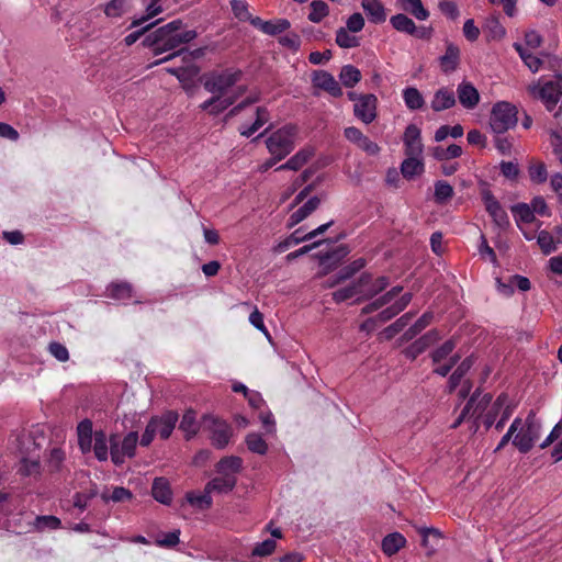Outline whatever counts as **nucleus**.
Masks as SVG:
<instances>
[{"label": "nucleus", "mask_w": 562, "mask_h": 562, "mask_svg": "<svg viewBox=\"0 0 562 562\" xmlns=\"http://www.w3.org/2000/svg\"><path fill=\"white\" fill-rule=\"evenodd\" d=\"M403 99H404L405 105L409 110L422 109L425 103L422 93L418 91V89H416L414 87H407L403 90Z\"/></svg>", "instance_id": "nucleus-43"}, {"label": "nucleus", "mask_w": 562, "mask_h": 562, "mask_svg": "<svg viewBox=\"0 0 562 562\" xmlns=\"http://www.w3.org/2000/svg\"><path fill=\"white\" fill-rule=\"evenodd\" d=\"M404 145L407 156H419L423 151V144L420 138V130L411 124L404 132Z\"/></svg>", "instance_id": "nucleus-17"}, {"label": "nucleus", "mask_w": 562, "mask_h": 562, "mask_svg": "<svg viewBox=\"0 0 562 562\" xmlns=\"http://www.w3.org/2000/svg\"><path fill=\"white\" fill-rule=\"evenodd\" d=\"M151 495L157 502L169 505L172 501V492L168 480L156 477L153 482Z\"/></svg>", "instance_id": "nucleus-23"}, {"label": "nucleus", "mask_w": 562, "mask_h": 562, "mask_svg": "<svg viewBox=\"0 0 562 562\" xmlns=\"http://www.w3.org/2000/svg\"><path fill=\"white\" fill-rule=\"evenodd\" d=\"M183 22L180 19L157 27L149 32L142 41V46L149 48L154 56L173 53L182 45L193 41L198 33L194 30L182 31Z\"/></svg>", "instance_id": "nucleus-1"}, {"label": "nucleus", "mask_w": 562, "mask_h": 562, "mask_svg": "<svg viewBox=\"0 0 562 562\" xmlns=\"http://www.w3.org/2000/svg\"><path fill=\"white\" fill-rule=\"evenodd\" d=\"M417 157L418 156H407L402 162L401 171L405 178L412 179L424 171V165Z\"/></svg>", "instance_id": "nucleus-37"}, {"label": "nucleus", "mask_w": 562, "mask_h": 562, "mask_svg": "<svg viewBox=\"0 0 562 562\" xmlns=\"http://www.w3.org/2000/svg\"><path fill=\"white\" fill-rule=\"evenodd\" d=\"M313 85L328 92L334 98L342 95V89L335 77L326 70H315L313 72Z\"/></svg>", "instance_id": "nucleus-14"}, {"label": "nucleus", "mask_w": 562, "mask_h": 562, "mask_svg": "<svg viewBox=\"0 0 562 562\" xmlns=\"http://www.w3.org/2000/svg\"><path fill=\"white\" fill-rule=\"evenodd\" d=\"M321 204L318 196H312L301 207L293 212L289 218L288 226L291 228L308 217Z\"/></svg>", "instance_id": "nucleus-21"}, {"label": "nucleus", "mask_w": 562, "mask_h": 562, "mask_svg": "<svg viewBox=\"0 0 562 562\" xmlns=\"http://www.w3.org/2000/svg\"><path fill=\"white\" fill-rule=\"evenodd\" d=\"M389 283L390 281L387 277H379L374 281L371 280L370 283L363 288L362 296L358 297L356 303L374 297L379 293L383 292L387 288Z\"/></svg>", "instance_id": "nucleus-29"}, {"label": "nucleus", "mask_w": 562, "mask_h": 562, "mask_svg": "<svg viewBox=\"0 0 562 562\" xmlns=\"http://www.w3.org/2000/svg\"><path fill=\"white\" fill-rule=\"evenodd\" d=\"M555 78L557 80H549L541 87L532 86L529 88L530 93L537 94L546 103L549 111L557 105L562 95V75H557Z\"/></svg>", "instance_id": "nucleus-6"}, {"label": "nucleus", "mask_w": 562, "mask_h": 562, "mask_svg": "<svg viewBox=\"0 0 562 562\" xmlns=\"http://www.w3.org/2000/svg\"><path fill=\"white\" fill-rule=\"evenodd\" d=\"M418 531L422 537V546L427 550V555L434 554L441 540L439 530L423 527Z\"/></svg>", "instance_id": "nucleus-28"}, {"label": "nucleus", "mask_w": 562, "mask_h": 562, "mask_svg": "<svg viewBox=\"0 0 562 562\" xmlns=\"http://www.w3.org/2000/svg\"><path fill=\"white\" fill-rule=\"evenodd\" d=\"M486 26L488 30V34L494 40H501L505 36L506 30L499 22L497 16H491L486 21Z\"/></svg>", "instance_id": "nucleus-59"}, {"label": "nucleus", "mask_w": 562, "mask_h": 562, "mask_svg": "<svg viewBox=\"0 0 562 562\" xmlns=\"http://www.w3.org/2000/svg\"><path fill=\"white\" fill-rule=\"evenodd\" d=\"M108 295L114 300L132 297L133 288L127 282H113L106 288Z\"/></svg>", "instance_id": "nucleus-39"}, {"label": "nucleus", "mask_w": 562, "mask_h": 562, "mask_svg": "<svg viewBox=\"0 0 562 562\" xmlns=\"http://www.w3.org/2000/svg\"><path fill=\"white\" fill-rule=\"evenodd\" d=\"M482 200L485 205V210L488 213V215L492 217L493 222L499 227V228H506L509 226V217L504 210V207L501 205V203L497 201V199L493 195L491 191H484L482 193Z\"/></svg>", "instance_id": "nucleus-9"}, {"label": "nucleus", "mask_w": 562, "mask_h": 562, "mask_svg": "<svg viewBox=\"0 0 562 562\" xmlns=\"http://www.w3.org/2000/svg\"><path fill=\"white\" fill-rule=\"evenodd\" d=\"M186 499L191 506L201 510L210 509L213 505L211 493L206 492V486H204L203 493H196L194 491L188 492Z\"/></svg>", "instance_id": "nucleus-31"}, {"label": "nucleus", "mask_w": 562, "mask_h": 562, "mask_svg": "<svg viewBox=\"0 0 562 562\" xmlns=\"http://www.w3.org/2000/svg\"><path fill=\"white\" fill-rule=\"evenodd\" d=\"M491 401V394L486 393L483 396H481L480 393L475 392L470 397L467 405L463 407L461 414L459 415V425L464 419H474V422H476V419L482 417L483 412L487 408Z\"/></svg>", "instance_id": "nucleus-8"}, {"label": "nucleus", "mask_w": 562, "mask_h": 562, "mask_svg": "<svg viewBox=\"0 0 562 562\" xmlns=\"http://www.w3.org/2000/svg\"><path fill=\"white\" fill-rule=\"evenodd\" d=\"M33 526L37 531H44L45 529L56 530L61 526V520L53 515L36 516Z\"/></svg>", "instance_id": "nucleus-46"}, {"label": "nucleus", "mask_w": 562, "mask_h": 562, "mask_svg": "<svg viewBox=\"0 0 562 562\" xmlns=\"http://www.w3.org/2000/svg\"><path fill=\"white\" fill-rule=\"evenodd\" d=\"M403 290V286L396 285L393 286L391 290L385 292L383 295L379 296L374 301L370 302L366 306L362 307L361 314L368 315L371 314L383 306L390 304Z\"/></svg>", "instance_id": "nucleus-22"}, {"label": "nucleus", "mask_w": 562, "mask_h": 562, "mask_svg": "<svg viewBox=\"0 0 562 562\" xmlns=\"http://www.w3.org/2000/svg\"><path fill=\"white\" fill-rule=\"evenodd\" d=\"M315 155V150L313 147L306 146L297 150L292 157L288 160L292 167V171H299L303 166H305Z\"/></svg>", "instance_id": "nucleus-35"}, {"label": "nucleus", "mask_w": 562, "mask_h": 562, "mask_svg": "<svg viewBox=\"0 0 562 562\" xmlns=\"http://www.w3.org/2000/svg\"><path fill=\"white\" fill-rule=\"evenodd\" d=\"M138 442V434L136 431L128 432L121 442V450L123 456L132 458L135 456L136 446Z\"/></svg>", "instance_id": "nucleus-55"}, {"label": "nucleus", "mask_w": 562, "mask_h": 562, "mask_svg": "<svg viewBox=\"0 0 562 562\" xmlns=\"http://www.w3.org/2000/svg\"><path fill=\"white\" fill-rule=\"evenodd\" d=\"M65 460V452L59 448H54L49 452L48 468L50 472H57Z\"/></svg>", "instance_id": "nucleus-62"}, {"label": "nucleus", "mask_w": 562, "mask_h": 562, "mask_svg": "<svg viewBox=\"0 0 562 562\" xmlns=\"http://www.w3.org/2000/svg\"><path fill=\"white\" fill-rule=\"evenodd\" d=\"M456 103L454 94L452 90L440 89L436 92L432 101L431 108L435 111H442L453 106Z\"/></svg>", "instance_id": "nucleus-32"}, {"label": "nucleus", "mask_w": 562, "mask_h": 562, "mask_svg": "<svg viewBox=\"0 0 562 562\" xmlns=\"http://www.w3.org/2000/svg\"><path fill=\"white\" fill-rule=\"evenodd\" d=\"M378 98L373 93H364L359 97L358 102L353 105L355 116L363 122L370 124L376 119Z\"/></svg>", "instance_id": "nucleus-7"}, {"label": "nucleus", "mask_w": 562, "mask_h": 562, "mask_svg": "<svg viewBox=\"0 0 562 562\" xmlns=\"http://www.w3.org/2000/svg\"><path fill=\"white\" fill-rule=\"evenodd\" d=\"M336 44L341 48H353L360 45L359 38L351 35L345 27H339L336 32Z\"/></svg>", "instance_id": "nucleus-49"}, {"label": "nucleus", "mask_w": 562, "mask_h": 562, "mask_svg": "<svg viewBox=\"0 0 562 562\" xmlns=\"http://www.w3.org/2000/svg\"><path fill=\"white\" fill-rule=\"evenodd\" d=\"M540 423L533 411L526 417L524 426L520 425L518 434L513 439V445L521 453H528L540 437Z\"/></svg>", "instance_id": "nucleus-4"}, {"label": "nucleus", "mask_w": 562, "mask_h": 562, "mask_svg": "<svg viewBox=\"0 0 562 562\" xmlns=\"http://www.w3.org/2000/svg\"><path fill=\"white\" fill-rule=\"evenodd\" d=\"M512 212L516 222L531 223L535 221L533 211L526 203H518L512 206Z\"/></svg>", "instance_id": "nucleus-51"}, {"label": "nucleus", "mask_w": 562, "mask_h": 562, "mask_svg": "<svg viewBox=\"0 0 562 562\" xmlns=\"http://www.w3.org/2000/svg\"><path fill=\"white\" fill-rule=\"evenodd\" d=\"M406 544L405 537L400 532H392L382 540V551L385 555L392 557L396 554Z\"/></svg>", "instance_id": "nucleus-26"}, {"label": "nucleus", "mask_w": 562, "mask_h": 562, "mask_svg": "<svg viewBox=\"0 0 562 562\" xmlns=\"http://www.w3.org/2000/svg\"><path fill=\"white\" fill-rule=\"evenodd\" d=\"M363 26H364L363 16L361 15V13L356 12L348 18L345 29L351 33H358V32L362 31Z\"/></svg>", "instance_id": "nucleus-63"}, {"label": "nucleus", "mask_w": 562, "mask_h": 562, "mask_svg": "<svg viewBox=\"0 0 562 562\" xmlns=\"http://www.w3.org/2000/svg\"><path fill=\"white\" fill-rule=\"evenodd\" d=\"M361 4L370 22L380 24L386 20L385 9L379 0H362Z\"/></svg>", "instance_id": "nucleus-25"}, {"label": "nucleus", "mask_w": 562, "mask_h": 562, "mask_svg": "<svg viewBox=\"0 0 562 562\" xmlns=\"http://www.w3.org/2000/svg\"><path fill=\"white\" fill-rule=\"evenodd\" d=\"M162 12H164L162 5L157 1L150 0V2L146 5L145 13L139 15L138 18H134L130 25V29L139 27L142 25H145L148 21L156 18L157 15H159Z\"/></svg>", "instance_id": "nucleus-30"}, {"label": "nucleus", "mask_w": 562, "mask_h": 562, "mask_svg": "<svg viewBox=\"0 0 562 562\" xmlns=\"http://www.w3.org/2000/svg\"><path fill=\"white\" fill-rule=\"evenodd\" d=\"M180 530L176 529L173 531L162 533L161 536H158L155 540L156 546L160 548H173L176 547L180 539Z\"/></svg>", "instance_id": "nucleus-56"}, {"label": "nucleus", "mask_w": 562, "mask_h": 562, "mask_svg": "<svg viewBox=\"0 0 562 562\" xmlns=\"http://www.w3.org/2000/svg\"><path fill=\"white\" fill-rule=\"evenodd\" d=\"M440 339L439 333L431 329L411 344L403 352L406 358L415 360L427 348Z\"/></svg>", "instance_id": "nucleus-15"}, {"label": "nucleus", "mask_w": 562, "mask_h": 562, "mask_svg": "<svg viewBox=\"0 0 562 562\" xmlns=\"http://www.w3.org/2000/svg\"><path fill=\"white\" fill-rule=\"evenodd\" d=\"M350 249L347 245H339L333 250L319 252L317 258L319 265L324 268L325 272H329L337 268L342 260L348 256Z\"/></svg>", "instance_id": "nucleus-13"}, {"label": "nucleus", "mask_w": 562, "mask_h": 562, "mask_svg": "<svg viewBox=\"0 0 562 562\" xmlns=\"http://www.w3.org/2000/svg\"><path fill=\"white\" fill-rule=\"evenodd\" d=\"M218 474L235 475L243 470V459L237 456L223 457L215 465Z\"/></svg>", "instance_id": "nucleus-24"}, {"label": "nucleus", "mask_w": 562, "mask_h": 562, "mask_svg": "<svg viewBox=\"0 0 562 562\" xmlns=\"http://www.w3.org/2000/svg\"><path fill=\"white\" fill-rule=\"evenodd\" d=\"M537 243L544 255H550L558 249L557 241L548 231L539 232Z\"/></svg>", "instance_id": "nucleus-50"}, {"label": "nucleus", "mask_w": 562, "mask_h": 562, "mask_svg": "<svg viewBox=\"0 0 562 562\" xmlns=\"http://www.w3.org/2000/svg\"><path fill=\"white\" fill-rule=\"evenodd\" d=\"M251 25L267 35L276 36L290 29L291 23L286 19L263 21L261 18L256 16L255 20H251Z\"/></svg>", "instance_id": "nucleus-16"}, {"label": "nucleus", "mask_w": 562, "mask_h": 562, "mask_svg": "<svg viewBox=\"0 0 562 562\" xmlns=\"http://www.w3.org/2000/svg\"><path fill=\"white\" fill-rule=\"evenodd\" d=\"M160 22L161 19H157L154 22L147 23L140 26L138 30L130 33L124 37L125 45L131 46L135 44L140 37H145L149 33V31Z\"/></svg>", "instance_id": "nucleus-52"}, {"label": "nucleus", "mask_w": 562, "mask_h": 562, "mask_svg": "<svg viewBox=\"0 0 562 562\" xmlns=\"http://www.w3.org/2000/svg\"><path fill=\"white\" fill-rule=\"evenodd\" d=\"M453 349H454V341H453V338H450L442 346H440L438 349H436L431 353V358H432L434 363H440L449 355H451Z\"/></svg>", "instance_id": "nucleus-61"}, {"label": "nucleus", "mask_w": 562, "mask_h": 562, "mask_svg": "<svg viewBox=\"0 0 562 562\" xmlns=\"http://www.w3.org/2000/svg\"><path fill=\"white\" fill-rule=\"evenodd\" d=\"M434 156L438 160H447L457 157V144H451L447 148L437 146L434 148Z\"/></svg>", "instance_id": "nucleus-64"}, {"label": "nucleus", "mask_w": 562, "mask_h": 562, "mask_svg": "<svg viewBox=\"0 0 562 562\" xmlns=\"http://www.w3.org/2000/svg\"><path fill=\"white\" fill-rule=\"evenodd\" d=\"M366 263V259L358 258L349 265L342 267L335 276L328 279V286L334 288L337 284L352 278L358 271L364 268Z\"/></svg>", "instance_id": "nucleus-18"}, {"label": "nucleus", "mask_w": 562, "mask_h": 562, "mask_svg": "<svg viewBox=\"0 0 562 562\" xmlns=\"http://www.w3.org/2000/svg\"><path fill=\"white\" fill-rule=\"evenodd\" d=\"M391 25L398 32L406 33L408 35L416 31L415 22L406 14L398 13L390 19Z\"/></svg>", "instance_id": "nucleus-38"}, {"label": "nucleus", "mask_w": 562, "mask_h": 562, "mask_svg": "<svg viewBox=\"0 0 562 562\" xmlns=\"http://www.w3.org/2000/svg\"><path fill=\"white\" fill-rule=\"evenodd\" d=\"M108 440L106 435L103 430L94 432L93 437V452L99 461H105L108 459Z\"/></svg>", "instance_id": "nucleus-44"}, {"label": "nucleus", "mask_w": 562, "mask_h": 562, "mask_svg": "<svg viewBox=\"0 0 562 562\" xmlns=\"http://www.w3.org/2000/svg\"><path fill=\"white\" fill-rule=\"evenodd\" d=\"M400 2L401 8L417 20L425 21L429 18V11L424 8L422 0H400Z\"/></svg>", "instance_id": "nucleus-34"}, {"label": "nucleus", "mask_w": 562, "mask_h": 562, "mask_svg": "<svg viewBox=\"0 0 562 562\" xmlns=\"http://www.w3.org/2000/svg\"><path fill=\"white\" fill-rule=\"evenodd\" d=\"M240 70L225 69L221 72H213L205 78L204 89L211 93L223 94L241 78Z\"/></svg>", "instance_id": "nucleus-5"}, {"label": "nucleus", "mask_w": 562, "mask_h": 562, "mask_svg": "<svg viewBox=\"0 0 562 562\" xmlns=\"http://www.w3.org/2000/svg\"><path fill=\"white\" fill-rule=\"evenodd\" d=\"M453 194V188L448 182L439 180L435 183V201L439 204L446 202Z\"/></svg>", "instance_id": "nucleus-54"}, {"label": "nucleus", "mask_w": 562, "mask_h": 562, "mask_svg": "<svg viewBox=\"0 0 562 562\" xmlns=\"http://www.w3.org/2000/svg\"><path fill=\"white\" fill-rule=\"evenodd\" d=\"M498 288L506 290L508 293H513V285L522 292H527L531 289V282L527 277L520 274H514L509 279V285L502 283L501 279H497Z\"/></svg>", "instance_id": "nucleus-45"}, {"label": "nucleus", "mask_w": 562, "mask_h": 562, "mask_svg": "<svg viewBox=\"0 0 562 562\" xmlns=\"http://www.w3.org/2000/svg\"><path fill=\"white\" fill-rule=\"evenodd\" d=\"M211 422V443L216 449H224L229 443L231 437L233 436L232 426L217 418H212Z\"/></svg>", "instance_id": "nucleus-11"}, {"label": "nucleus", "mask_w": 562, "mask_h": 562, "mask_svg": "<svg viewBox=\"0 0 562 562\" xmlns=\"http://www.w3.org/2000/svg\"><path fill=\"white\" fill-rule=\"evenodd\" d=\"M414 316H415L414 312L405 313L400 318H397L394 323H392L386 328H384V330L382 331V335L384 336L385 339L391 340L411 323V321L413 319Z\"/></svg>", "instance_id": "nucleus-33"}, {"label": "nucleus", "mask_w": 562, "mask_h": 562, "mask_svg": "<svg viewBox=\"0 0 562 562\" xmlns=\"http://www.w3.org/2000/svg\"><path fill=\"white\" fill-rule=\"evenodd\" d=\"M237 484V477L235 475H224L220 474V476H216L209 481L206 486L207 493H220V494H226L232 492Z\"/></svg>", "instance_id": "nucleus-19"}, {"label": "nucleus", "mask_w": 562, "mask_h": 562, "mask_svg": "<svg viewBox=\"0 0 562 562\" xmlns=\"http://www.w3.org/2000/svg\"><path fill=\"white\" fill-rule=\"evenodd\" d=\"M339 79L345 87L352 88L361 80V72L352 65H345L340 70Z\"/></svg>", "instance_id": "nucleus-40"}, {"label": "nucleus", "mask_w": 562, "mask_h": 562, "mask_svg": "<svg viewBox=\"0 0 562 562\" xmlns=\"http://www.w3.org/2000/svg\"><path fill=\"white\" fill-rule=\"evenodd\" d=\"M371 281V273L363 272L356 282H352L348 286L338 289L333 293V300L336 303L345 302L355 295L362 294L363 288Z\"/></svg>", "instance_id": "nucleus-12"}, {"label": "nucleus", "mask_w": 562, "mask_h": 562, "mask_svg": "<svg viewBox=\"0 0 562 562\" xmlns=\"http://www.w3.org/2000/svg\"><path fill=\"white\" fill-rule=\"evenodd\" d=\"M480 102V93L477 89L470 82L459 85V103L468 109H474Z\"/></svg>", "instance_id": "nucleus-20"}, {"label": "nucleus", "mask_w": 562, "mask_h": 562, "mask_svg": "<svg viewBox=\"0 0 562 562\" xmlns=\"http://www.w3.org/2000/svg\"><path fill=\"white\" fill-rule=\"evenodd\" d=\"M245 442L248 450L252 453L265 456L268 451V443L260 434L249 432L245 438Z\"/></svg>", "instance_id": "nucleus-41"}, {"label": "nucleus", "mask_w": 562, "mask_h": 562, "mask_svg": "<svg viewBox=\"0 0 562 562\" xmlns=\"http://www.w3.org/2000/svg\"><path fill=\"white\" fill-rule=\"evenodd\" d=\"M179 419V415L176 411H167L160 416H153L149 424H154L155 431L159 435L162 440L168 439Z\"/></svg>", "instance_id": "nucleus-10"}, {"label": "nucleus", "mask_w": 562, "mask_h": 562, "mask_svg": "<svg viewBox=\"0 0 562 562\" xmlns=\"http://www.w3.org/2000/svg\"><path fill=\"white\" fill-rule=\"evenodd\" d=\"M277 548V543L273 539H266L262 542L257 543L252 551V557H268L273 553Z\"/></svg>", "instance_id": "nucleus-58"}, {"label": "nucleus", "mask_w": 562, "mask_h": 562, "mask_svg": "<svg viewBox=\"0 0 562 562\" xmlns=\"http://www.w3.org/2000/svg\"><path fill=\"white\" fill-rule=\"evenodd\" d=\"M231 9L234 16L240 22H249L251 24V20H255L256 16H252L248 10V3L244 0H231Z\"/></svg>", "instance_id": "nucleus-47"}, {"label": "nucleus", "mask_w": 562, "mask_h": 562, "mask_svg": "<svg viewBox=\"0 0 562 562\" xmlns=\"http://www.w3.org/2000/svg\"><path fill=\"white\" fill-rule=\"evenodd\" d=\"M179 428L186 434V438L188 440L196 435L199 427L196 424V416L194 411H186L180 422Z\"/></svg>", "instance_id": "nucleus-36"}, {"label": "nucleus", "mask_w": 562, "mask_h": 562, "mask_svg": "<svg viewBox=\"0 0 562 562\" xmlns=\"http://www.w3.org/2000/svg\"><path fill=\"white\" fill-rule=\"evenodd\" d=\"M214 98L217 100L214 103V108L210 110V114L215 116L233 105L237 99V95L222 98V94L217 93V95H214Z\"/></svg>", "instance_id": "nucleus-60"}, {"label": "nucleus", "mask_w": 562, "mask_h": 562, "mask_svg": "<svg viewBox=\"0 0 562 562\" xmlns=\"http://www.w3.org/2000/svg\"><path fill=\"white\" fill-rule=\"evenodd\" d=\"M310 8L311 12L307 18L313 23H319L329 13L328 4L323 0L312 1Z\"/></svg>", "instance_id": "nucleus-48"}, {"label": "nucleus", "mask_w": 562, "mask_h": 562, "mask_svg": "<svg viewBox=\"0 0 562 562\" xmlns=\"http://www.w3.org/2000/svg\"><path fill=\"white\" fill-rule=\"evenodd\" d=\"M270 128L271 125L252 140L255 142L267 135L265 144L268 153L276 156V158L283 160L295 148L299 127L296 124L288 123L268 135Z\"/></svg>", "instance_id": "nucleus-2"}, {"label": "nucleus", "mask_w": 562, "mask_h": 562, "mask_svg": "<svg viewBox=\"0 0 562 562\" xmlns=\"http://www.w3.org/2000/svg\"><path fill=\"white\" fill-rule=\"evenodd\" d=\"M529 177L535 183H543L548 179L547 167L543 162H538L529 166Z\"/></svg>", "instance_id": "nucleus-57"}, {"label": "nucleus", "mask_w": 562, "mask_h": 562, "mask_svg": "<svg viewBox=\"0 0 562 562\" xmlns=\"http://www.w3.org/2000/svg\"><path fill=\"white\" fill-rule=\"evenodd\" d=\"M439 66L446 74L457 69V47L452 43L448 44L446 54L439 58Z\"/></svg>", "instance_id": "nucleus-42"}, {"label": "nucleus", "mask_w": 562, "mask_h": 562, "mask_svg": "<svg viewBox=\"0 0 562 562\" xmlns=\"http://www.w3.org/2000/svg\"><path fill=\"white\" fill-rule=\"evenodd\" d=\"M127 7V0H111L104 7V14L109 18H119L126 12Z\"/></svg>", "instance_id": "nucleus-53"}, {"label": "nucleus", "mask_w": 562, "mask_h": 562, "mask_svg": "<svg viewBox=\"0 0 562 562\" xmlns=\"http://www.w3.org/2000/svg\"><path fill=\"white\" fill-rule=\"evenodd\" d=\"M203 55H204V48H196L194 50H189L186 47H181L178 50H176L173 53H170V54L166 55L165 57H162L160 59L155 60L154 63H151L150 66L151 67L153 66H158L160 64H164V63H167V61L173 59L177 56H182V60L184 63H189V61H191L193 59L201 58Z\"/></svg>", "instance_id": "nucleus-27"}, {"label": "nucleus", "mask_w": 562, "mask_h": 562, "mask_svg": "<svg viewBox=\"0 0 562 562\" xmlns=\"http://www.w3.org/2000/svg\"><path fill=\"white\" fill-rule=\"evenodd\" d=\"M517 108L506 101L497 102L493 105L490 126L495 134H505L508 130L516 126L518 117Z\"/></svg>", "instance_id": "nucleus-3"}]
</instances>
